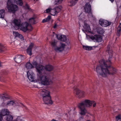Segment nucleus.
<instances>
[{"label": "nucleus", "mask_w": 121, "mask_h": 121, "mask_svg": "<svg viewBox=\"0 0 121 121\" xmlns=\"http://www.w3.org/2000/svg\"><path fill=\"white\" fill-rule=\"evenodd\" d=\"M48 22L46 19H44L42 20V22Z\"/></svg>", "instance_id": "obj_42"}, {"label": "nucleus", "mask_w": 121, "mask_h": 121, "mask_svg": "<svg viewBox=\"0 0 121 121\" xmlns=\"http://www.w3.org/2000/svg\"><path fill=\"white\" fill-rule=\"evenodd\" d=\"M14 103V102L13 101H9L7 102V105L9 106H12L13 105Z\"/></svg>", "instance_id": "obj_28"}, {"label": "nucleus", "mask_w": 121, "mask_h": 121, "mask_svg": "<svg viewBox=\"0 0 121 121\" xmlns=\"http://www.w3.org/2000/svg\"><path fill=\"white\" fill-rule=\"evenodd\" d=\"M6 50V48L0 43V52H2Z\"/></svg>", "instance_id": "obj_26"}, {"label": "nucleus", "mask_w": 121, "mask_h": 121, "mask_svg": "<svg viewBox=\"0 0 121 121\" xmlns=\"http://www.w3.org/2000/svg\"><path fill=\"white\" fill-rule=\"evenodd\" d=\"M16 2V4L20 6H22L23 4L22 0H8L7 4H13V3Z\"/></svg>", "instance_id": "obj_13"}, {"label": "nucleus", "mask_w": 121, "mask_h": 121, "mask_svg": "<svg viewBox=\"0 0 121 121\" xmlns=\"http://www.w3.org/2000/svg\"><path fill=\"white\" fill-rule=\"evenodd\" d=\"M46 19L47 22H48L51 19V16L50 15H48Z\"/></svg>", "instance_id": "obj_37"}, {"label": "nucleus", "mask_w": 121, "mask_h": 121, "mask_svg": "<svg viewBox=\"0 0 121 121\" xmlns=\"http://www.w3.org/2000/svg\"><path fill=\"white\" fill-rule=\"evenodd\" d=\"M51 8H49L46 10V13H48L49 12L51 13Z\"/></svg>", "instance_id": "obj_38"}, {"label": "nucleus", "mask_w": 121, "mask_h": 121, "mask_svg": "<svg viewBox=\"0 0 121 121\" xmlns=\"http://www.w3.org/2000/svg\"><path fill=\"white\" fill-rule=\"evenodd\" d=\"M90 38L95 41L97 42H101L102 40V37L99 35H91Z\"/></svg>", "instance_id": "obj_11"}, {"label": "nucleus", "mask_w": 121, "mask_h": 121, "mask_svg": "<svg viewBox=\"0 0 121 121\" xmlns=\"http://www.w3.org/2000/svg\"><path fill=\"white\" fill-rule=\"evenodd\" d=\"M112 3H113L114 0H109Z\"/></svg>", "instance_id": "obj_44"}, {"label": "nucleus", "mask_w": 121, "mask_h": 121, "mask_svg": "<svg viewBox=\"0 0 121 121\" xmlns=\"http://www.w3.org/2000/svg\"><path fill=\"white\" fill-rule=\"evenodd\" d=\"M34 44L33 43H31L28 48L27 49V54L31 56L32 54V49L33 48Z\"/></svg>", "instance_id": "obj_18"}, {"label": "nucleus", "mask_w": 121, "mask_h": 121, "mask_svg": "<svg viewBox=\"0 0 121 121\" xmlns=\"http://www.w3.org/2000/svg\"><path fill=\"white\" fill-rule=\"evenodd\" d=\"M9 114V110L6 109H4L2 111L1 113H0V121H1L3 116L8 115Z\"/></svg>", "instance_id": "obj_15"}, {"label": "nucleus", "mask_w": 121, "mask_h": 121, "mask_svg": "<svg viewBox=\"0 0 121 121\" xmlns=\"http://www.w3.org/2000/svg\"><path fill=\"white\" fill-rule=\"evenodd\" d=\"M62 35H57L56 37L57 39H58V40L60 41L62 37Z\"/></svg>", "instance_id": "obj_35"}, {"label": "nucleus", "mask_w": 121, "mask_h": 121, "mask_svg": "<svg viewBox=\"0 0 121 121\" xmlns=\"http://www.w3.org/2000/svg\"><path fill=\"white\" fill-rule=\"evenodd\" d=\"M116 121H121V117L120 116L118 115L116 117Z\"/></svg>", "instance_id": "obj_34"}, {"label": "nucleus", "mask_w": 121, "mask_h": 121, "mask_svg": "<svg viewBox=\"0 0 121 121\" xmlns=\"http://www.w3.org/2000/svg\"><path fill=\"white\" fill-rule=\"evenodd\" d=\"M121 34V32H119L118 31H117V35L118 37H119L120 36V35Z\"/></svg>", "instance_id": "obj_39"}, {"label": "nucleus", "mask_w": 121, "mask_h": 121, "mask_svg": "<svg viewBox=\"0 0 121 121\" xmlns=\"http://www.w3.org/2000/svg\"><path fill=\"white\" fill-rule=\"evenodd\" d=\"M117 31L121 32V24L120 23V25H119L118 27L117 28Z\"/></svg>", "instance_id": "obj_36"}, {"label": "nucleus", "mask_w": 121, "mask_h": 121, "mask_svg": "<svg viewBox=\"0 0 121 121\" xmlns=\"http://www.w3.org/2000/svg\"><path fill=\"white\" fill-rule=\"evenodd\" d=\"M5 14V10L4 9L0 10V18H4Z\"/></svg>", "instance_id": "obj_25"}, {"label": "nucleus", "mask_w": 121, "mask_h": 121, "mask_svg": "<svg viewBox=\"0 0 121 121\" xmlns=\"http://www.w3.org/2000/svg\"><path fill=\"white\" fill-rule=\"evenodd\" d=\"M2 66V65L1 64V63L0 62V67H1Z\"/></svg>", "instance_id": "obj_45"}, {"label": "nucleus", "mask_w": 121, "mask_h": 121, "mask_svg": "<svg viewBox=\"0 0 121 121\" xmlns=\"http://www.w3.org/2000/svg\"><path fill=\"white\" fill-rule=\"evenodd\" d=\"M73 82H72V84H73Z\"/></svg>", "instance_id": "obj_48"}, {"label": "nucleus", "mask_w": 121, "mask_h": 121, "mask_svg": "<svg viewBox=\"0 0 121 121\" xmlns=\"http://www.w3.org/2000/svg\"><path fill=\"white\" fill-rule=\"evenodd\" d=\"M29 71L27 72L28 75L27 78H28L30 81L31 82H33L34 81V75L35 74L33 73H32L31 74H30L29 75H28Z\"/></svg>", "instance_id": "obj_20"}, {"label": "nucleus", "mask_w": 121, "mask_h": 121, "mask_svg": "<svg viewBox=\"0 0 121 121\" xmlns=\"http://www.w3.org/2000/svg\"><path fill=\"white\" fill-rule=\"evenodd\" d=\"M106 52L109 56L108 60L106 62L104 59L100 60L99 61L100 64L98 65L96 68L98 74L104 77H106L108 74L113 75L117 72L116 69L111 65V59L112 58L113 52L109 45L108 46Z\"/></svg>", "instance_id": "obj_1"}, {"label": "nucleus", "mask_w": 121, "mask_h": 121, "mask_svg": "<svg viewBox=\"0 0 121 121\" xmlns=\"http://www.w3.org/2000/svg\"><path fill=\"white\" fill-rule=\"evenodd\" d=\"M32 65L34 66V68L35 67V68L38 65V62L36 61H33L32 62Z\"/></svg>", "instance_id": "obj_31"}, {"label": "nucleus", "mask_w": 121, "mask_h": 121, "mask_svg": "<svg viewBox=\"0 0 121 121\" xmlns=\"http://www.w3.org/2000/svg\"><path fill=\"white\" fill-rule=\"evenodd\" d=\"M4 97L6 99V98H8L7 97H6L4 96Z\"/></svg>", "instance_id": "obj_46"}, {"label": "nucleus", "mask_w": 121, "mask_h": 121, "mask_svg": "<svg viewBox=\"0 0 121 121\" xmlns=\"http://www.w3.org/2000/svg\"><path fill=\"white\" fill-rule=\"evenodd\" d=\"M84 30L86 32H90L91 31V29L89 25L85 23L84 26H83Z\"/></svg>", "instance_id": "obj_22"}, {"label": "nucleus", "mask_w": 121, "mask_h": 121, "mask_svg": "<svg viewBox=\"0 0 121 121\" xmlns=\"http://www.w3.org/2000/svg\"><path fill=\"white\" fill-rule=\"evenodd\" d=\"M36 69L37 72L40 75L42 72L44 71L45 69L44 66L40 64L38 65Z\"/></svg>", "instance_id": "obj_16"}, {"label": "nucleus", "mask_w": 121, "mask_h": 121, "mask_svg": "<svg viewBox=\"0 0 121 121\" xmlns=\"http://www.w3.org/2000/svg\"><path fill=\"white\" fill-rule=\"evenodd\" d=\"M62 9V6L60 5L56 7L53 9H51V14L52 15L54 16L57 15L58 13Z\"/></svg>", "instance_id": "obj_10"}, {"label": "nucleus", "mask_w": 121, "mask_h": 121, "mask_svg": "<svg viewBox=\"0 0 121 121\" xmlns=\"http://www.w3.org/2000/svg\"><path fill=\"white\" fill-rule=\"evenodd\" d=\"M50 92L48 91L45 89L41 91V94L43 97V100L45 104H52L53 102L51 99Z\"/></svg>", "instance_id": "obj_2"}, {"label": "nucleus", "mask_w": 121, "mask_h": 121, "mask_svg": "<svg viewBox=\"0 0 121 121\" xmlns=\"http://www.w3.org/2000/svg\"><path fill=\"white\" fill-rule=\"evenodd\" d=\"M25 107V108H26V109H27V108H26V107Z\"/></svg>", "instance_id": "obj_47"}, {"label": "nucleus", "mask_w": 121, "mask_h": 121, "mask_svg": "<svg viewBox=\"0 0 121 121\" xmlns=\"http://www.w3.org/2000/svg\"><path fill=\"white\" fill-rule=\"evenodd\" d=\"M18 37L20 38V39H22L23 38V37L22 35L20 34L19 35V36Z\"/></svg>", "instance_id": "obj_41"}, {"label": "nucleus", "mask_w": 121, "mask_h": 121, "mask_svg": "<svg viewBox=\"0 0 121 121\" xmlns=\"http://www.w3.org/2000/svg\"><path fill=\"white\" fill-rule=\"evenodd\" d=\"M57 25H56V24H55L53 26V28H56L57 27Z\"/></svg>", "instance_id": "obj_43"}, {"label": "nucleus", "mask_w": 121, "mask_h": 121, "mask_svg": "<svg viewBox=\"0 0 121 121\" xmlns=\"http://www.w3.org/2000/svg\"><path fill=\"white\" fill-rule=\"evenodd\" d=\"M51 45L52 46L54 47V50L57 52H60L62 51L64 49L65 45L63 43H60V45L59 47L56 46V43L54 41L51 43Z\"/></svg>", "instance_id": "obj_5"}, {"label": "nucleus", "mask_w": 121, "mask_h": 121, "mask_svg": "<svg viewBox=\"0 0 121 121\" xmlns=\"http://www.w3.org/2000/svg\"><path fill=\"white\" fill-rule=\"evenodd\" d=\"M99 23L103 27H106L110 25L111 24V22H109L107 20L102 19L99 20Z\"/></svg>", "instance_id": "obj_12"}, {"label": "nucleus", "mask_w": 121, "mask_h": 121, "mask_svg": "<svg viewBox=\"0 0 121 121\" xmlns=\"http://www.w3.org/2000/svg\"><path fill=\"white\" fill-rule=\"evenodd\" d=\"M78 0H70L68 2L69 6H74L77 3Z\"/></svg>", "instance_id": "obj_21"}, {"label": "nucleus", "mask_w": 121, "mask_h": 121, "mask_svg": "<svg viewBox=\"0 0 121 121\" xmlns=\"http://www.w3.org/2000/svg\"><path fill=\"white\" fill-rule=\"evenodd\" d=\"M97 31V33L101 35H102L104 32L103 29L100 27H99L98 28Z\"/></svg>", "instance_id": "obj_24"}, {"label": "nucleus", "mask_w": 121, "mask_h": 121, "mask_svg": "<svg viewBox=\"0 0 121 121\" xmlns=\"http://www.w3.org/2000/svg\"><path fill=\"white\" fill-rule=\"evenodd\" d=\"M53 69V66L50 65H46L44 66L45 69L47 71H51Z\"/></svg>", "instance_id": "obj_19"}, {"label": "nucleus", "mask_w": 121, "mask_h": 121, "mask_svg": "<svg viewBox=\"0 0 121 121\" xmlns=\"http://www.w3.org/2000/svg\"><path fill=\"white\" fill-rule=\"evenodd\" d=\"M35 19L34 18L32 17L29 19V22H31V21L34 22Z\"/></svg>", "instance_id": "obj_40"}, {"label": "nucleus", "mask_w": 121, "mask_h": 121, "mask_svg": "<svg viewBox=\"0 0 121 121\" xmlns=\"http://www.w3.org/2000/svg\"><path fill=\"white\" fill-rule=\"evenodd\" d=\"M13 34L16 37H18L20 34L18 33L15 31L13 32Z\"/></svg>", "instance_id": "obj_33"}, {"label": "nucleus", "mask_w": 121, "mask_h": 121, "mask_svg": "<svg viewBox=\"0 0 121 121\" xmlns=\"http://www.w3.org/2000/svg\"><path fill=\"white\" fill-rule=\"evenodd\" d=\"M67 40V38L65 36L62 35L60 41L63 42H65Z\"/></svg>", "instance_id": "obj_32"}, {"label": "nucleus", "mask_w": 121, "mask_h": 121, "mask_svg": "<svg viewBox=\"0 0 121 121\" xmlns=\"http://www.w3.org/2000/svg\"><path fill=\"white\" fill-rule=\"evenodd\" d=\"M24 8L26 10H30V6L29 5L27 4H26L25 5L23 6Z\"/></svg>", "instance_id": "obj_29"}, {"label": "nucleus", "mask_w": 121, "mask_h": 121, "mask_svg": "<svg viewBox=\"0 0 121 121\" xmlns=\"http://www.w3.org/2000/svg\"><path fill=\"white\" fill-rule=\"evenodd\" d=\"M63 0H55L54 2L55 4H58L61 3Z\"/></svg>", "instance_id": "obj_30"}, {"label": "nucleus", "mask_w": 121, "mask_h": 121, "mask_svg": "<svg viewBox=\"0 0 121 121\" xmlns=\"http://www.w3.org/2000/svg\"><path fill=\"white\" fill-rule=\"evenodd\" d=\"M39 80L41 84L44 86L49 85L52 83V81L50 79V76L49 74L41 75L39 76Z\"/></svg>", "instance_id": "obj_4"}, {"label": "nucleus", "mask_w": 121, "mask_h": 121, "mask_svg": "<svg viewBox=\"0 0 121 121\" xmlns=\"http://www.w3.org/2000/svg\"><path fill=\"white\" fill-rule=\"evenodd\" d=\"M78 107L80 111V114L81 115H85L87 112V111L85 107L83 106L80 105L79 104H78Z\"/></svg>", "instance_id": "obj_14"}, {"label": "nucleus", "mask_w": 121, "mask_h": 121, "mask_svg": "<svg viewBox=\"0 0 121 121\" xmlns=\"http://www.w3.org/2000/svg\"><path fill=\"white\" fill-rule=\"evenodd\" d=\"M26 67L28 69H31L34 68V66L29 62L26 63Z\"/></svg>", "instance_id": "obj_23"}, {"label": "nucleus", "mask_w": 121, "mask_h": 121, "mask_svg": "<svg viewBox=\"0 0 121 121\" xmlns=\"http://www.w3.org/2000/svg\"><path fill=\"white\" fill-rule=\"evenodd\" d=\"M84 10L86 13H88L91 17L94 18L95 17L93 16L91 11V5L89 3H86L85 5Z\"/></svg>", "instance_id": "obj_7"}, {"label": "nucleus", "mask_w": 121, "mask_h": 121, "mask_svg": "<svg viewBox=\"0 0 121 121\" xmlns=\"http://www.w3.org/2000/svg\"><path fill=\"white\" fill-rule=\"evenodd\" d=\"M80 105H82L85 107H90L92 106L93 104V106L94 107L95 106L96 103L93 101H91L88 99H85L84 100L81 102L79 104Z\"/></svg>", "instance_id": "obj_6"}, {"label": "nucleus", "mask_w": 121, "mask_h": 121, "mask_svg": "<svg viewBox=\"0 0 121 121\" xmlns=\"http://www.w3.org/2000/svg\"><path fill=\"white\" fill-rule=\"evenodd\" d=\"M23 58L24 57L23 55H17L16 56L14 59L16 63H19L21 62Z\"/></svg>", "instance_id": "obj_17"}, {"label": "nucleus", "mask_w": 121, "mask_h": 121, "mask_svg": "<svg viewBox=\"0 0 121 121\" xmlns=\"http://www.w3.org/2000/svg\"><path fill=\"white\" fill-rule=\"evenodd\" d=\"M13 22L15 26L19 28L20 29L23 31L25 32L28 30V27L29 24L27 22H25L21 24L20 20L15 19Z\"/></svg>", "instance_id": "obj_3"}, {"label": "nucleus", "mask_w": 121, "mask_h": 121, "mask_svg": "<svg viewBox=\"0 0 121 121\" xmlns=\"http://www.w3.org/2000/svg\"><path fill=\"white\" fill-rule=\"evenodd\" d=\"M74 92H75L79 98H81L84 97L85 92L83 91L79 90L76 86L73 87Z\"/></svg>", "instance_id": "obj_9"}, {"label": "nucleus", "mask_w": 121, "mask_h": 121, "mask_svg": "<svg viewBox=\"0 0 121 121\" xmlns=\"http://www.w3.org/2000/svg\"><path fill=\"white\" fill-rule=\"evenodd\" d=\"M83 48L85 50H91L92 49V48L91 47L83 45Z\"/></svg>", "instance_id": "obj_27"}, {"label": "nucleus", "mask_w": 121, "mask_h": 121, "mask_svg": "<svg viewBox=\"0 0 121 121\" xmlns=\"http://www.w3.org/2000/svg\"><path fill=\"white\" fill-rule=\"evenodd\" d=\"M8 9L10 12L14 13L18 9L17 5L13 4H7Z\"/></svg>", "instance_id": "obj_8"}]
</instances>
